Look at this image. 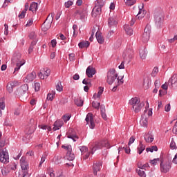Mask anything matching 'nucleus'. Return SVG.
Segmentation results:
<instances>
[{"label":"nucleus","mask_w":177,"mask_h":177,"mask_svg":"<svg viewBox=\"0 0 177 177\" xmlns=\"http://www.w3.org/2000/svg\"><path fill=\"white\" fill-rule=\"evenodd\" d=\"M12 62L14 64H16V67L15 68V71H14V74H17V71L20 70V67L26 64V60L21 58V54L19 53H16L14 54L12 59Z\"/></svg>","instance_id":"f257e3e1"},{"label":"nucleus","mask_w":177,"mask_h":177,"mask_svg":"<svg viewBox=\"0 0 177 177\" xmlns=\"http://www.w3.org/2000/svg\"><path fill=\"white\" fill-rule=\"evenodd\" d=\"M103 147H106V149H110V143L107 140H100L96 141L93 143L90 147L91 149V154H95V151L96 150H100L103 149Z\"/></svg>","instance_id":"f03ea898"},{"label":"nucleus","mask_w":177,"mask_h":177,"mask_svg":"<svg viewBox=\"0 0 177 177\" xmlns=\"http://www.w3.org/2000/svg\"><path fill=\"white\" fill-rule=\"evenodd\" d=\"M28 92V84H25L18 88L15 92V96L20 97L21 100H26L27 99V93Z\"/></svg>","instance_id":"7ed1b4c3"},{"label":"nucleus","mask_w":177,"mask_h":177,"mask_svg":"<svg viewBox=\"0 0 177 177\" xmlns=\"http://www.w3.org/2000/svg\"><path fill=\"white\" fill-rule=\"evenodd\" d=\"M129 103L131 106H132L135 113H139V111L142 110V108L145 107V102H140V99H139L138 97L131 98Z\"/></svg>","instance_id":"20e7f679"},{"label":"nucleus","mask_w":177,"mask_h":177,"mask_svg":"<svg viewBox=\"0 0 177 177\" xmlns=\"http://www.w3.org/2000/svg\"><path fill=\"white\" fill-rule=\"evenodd\" d=\"M20 161L22 170L19 172L18 177H30V174H28V162L26 160L25 157H22Z\"/></svg>","instance_id":"39448f33"},{"label":"nucleus","mask_w":177,"mask_h":177,"mask_svg":"<svg viewBox=\"0 0 177 177\" xmlns=\"http://www.w3.org/2000/svg\"><path fill=\"white\" fill-rule=\"evenodd\" d=\"M153 115V109L147 108L144 111V114L142 115L141 119L140 120V124L141 127H147L149 122V117H151Z\"/></svg>","instance_id":"423d86ee"},{"label":"nucleus","mask_w":177,"mask_h":177,"mask_svg":"<svg viewBox=\"0 0 177 177\" xmlns=\"http://www.w3.org/2000/svg\"><path fill=\"white\" fill-rule=\"evenodd\" d=\"M62 125H64V122H63V120H58L54 122L53 129L52 127L48 125H44V124L39 125V127H40L41 129H45L46 131L47 130L48 132H50V131L52 130H53V131L55 132V131H57L60 129Z\"/></svg>","instance_id":"0eeeda50"},{"label":"nucleus","mask_w":177,"mask_h":177,"mask_svg":"<svg viewBox=\"0 0 177 177\" xmlns=\"http://www.w3.org/2000/svg\"><path fill=\"white\" fill-rule=\"evenodd\" d=\"M55 17V13H51V15H49L46 21L44 22L41 26L42 31L46 32L47 30H49L52 27V23H53V17Z\"/></svg>","instance_id":"6e6552de"},{"label":"nucleus","mask_w":177,"mask_h":177,"mask_svg":"<svg viewBox=\"0 0 177 177\" xmlns=\"http://www.w3.org/2000/svg\"><path fill=\"white\" fill-rule=\"evenodd\" d=\"M155 26L158 28H160L162 26V21H164V14L161 11H156L154 13Z\"/></svg>","instance_id":"1a4fd4ad"},{"label":"nucleus","mask_w":177,"mask_h":177,"mask_svg":"<svg viewBox=\"0 0 177 177\" xmlns=\"http://www.w3.org/2000/svg\"><path fill=\"white\" fill-rule=\"evenodd\" d=\"M117 77H118V75L117 74V73H115V69H110L107 73L106 82L109 85H111L114 83V81L117 80Z\"/></svg>","instance_id":"9d476101"},{"label":"nucleus","mask_w":177,"mask_h":177,"mask_svg":"<svg viewBox=\"0 0 177 177\" xmlns=\"http://www.w3.org/2000/svg\"><path fill=\"white\" fill-rule=\"evenodd\" d=\"M104 5V4L102 2L101 0L95 1V6L93 8L92 11L93 17H96V16L102 13V8H103Z\"/></svg>","instance_id":"9b49d317"},{"label":"nucleus","mask_w":177,"mask_h":177,"mask_svg":"<svg viewBox=\"0 0 177 177\" xmlns=\"http://www.w3.org/2000/svg\"><path fill=\"white\" fill-rule=\"evenodd\" d=\"M160 172L163 174H167L169 171V169L171 168V160L164 161L163 160H160Z\"/></svg>","instance_id":"f8f14e48"},{"label":"nucleus","mask_w":177,"mask_h":177,"mask_svg":"<svg viewBox=\"0 0 177 177\" xmlns=\"http://www.w3.org/2000/svg\"><path fill=\"white\" fill-rule=\"evenodd\" d=\"M150 32H151V26H150V25H147L141 37V40L144 43L147 42L149 39H150Z\"/></svg>","instance_id":"ddd939ff"},{"label":"nucleus","mask_w":177,"mask_h":177,"mask_svg":"<svg viewBox=\"0 0 177 177\" xmlns=\"http://www.w3.org/2000/svg\"><path fill=\"white\" fill-rule=\"evenodd\" d=\"M123 57L124 61L128 62V63L131 62V59L133 57V50H132V48L129 47L124 50Z\"/></svg>","instance_id":"4468645a"},{"label":"nucleus","mask_w":177,"mask_h":177,"mask_svg":"<svg viewBox=\"0 0 177 177\" xmlns=\"http://www.w3.org/2000/svg\"><path fill=\"white\" fill-rule=\"evenodd\" d=\"M85 121L87 124H90L91 129L95 128V120H93V115L92 113H89L87 114Z\"/></svg>","instance_id":"2eb2a0df"},{"label":"nucleus","mask_w":177,"mask_h":177,"mask_svg":"<svg viewBox=\"0 0 177 177\" xmlns=\"http://www.w3.org/2000/svg\"><path fill=\"white\" fill-rule=\"evenodd\" d=\"M49 75H50V69L48 68L41 69V72L38 73V77H39L41 80H45V78H48Z\"/></svg>","instance_id":"dca6fc26"},{"label":"nucleus","mask_w":177,"mask_h":177,"mask_svg":"<svg viewBox=\"0 0 177 177\" xmlns=\"http://www.w3.org/2000/svg\"><path fill=\"white\" fill-rule=\"evenodd\" d=\"M0 161L3 164H8L9 162V153L6 150L0 152Z\"/></svg>","instance_id":"f3484780"},{"label":"nucleus","mask_w":177,"mask_h":177,"mask_svg":"<svg viewBox=\"0 0 177 177\" xmlns=\"http://www.w3.org/2000/svg\"><path fill=\"white\" fill-rule=\"evenodd\" d=\"M117 24H118L117 17L113 16V17H110L108 19V26L109 27H110V28H113V27H117Z\"/></svg>","instance_id":"a211bd4d"},{"label":"nucleus","mask_w":177,"mask_h":177,"mask_svg":"<svg viewBox=\"0 0 177 177\" xmlns=\"http://www.w3.org/2000/svg\"><path fill=\"white\" fill-rule=\"evenodd\" d=\"M96 74V70L92 66H88L86 70V75L88 78H92Z\"/></svg>","instance_id":"6ab92c4d"},{"label":"nucleus","mask_w":177,"mask_h":177,"mask_svg":"<svg viewBox=\"0 0 177 177\" xmlns=\"http://www.w3.org/2000/svg\"><path fill=\"white\" fill-rule=\"evenodd\" d=\"M169 86L171 88H177V74H174L169 80Z\"/></svg>","instance_id":"aec40b11"},{"label":"nucleus","mask_w":177,"mask_h":177,"mask_svg":"<svg viewBox=\"0 0 177 177\" xmlns=\"http://www.w3.org/2000/svg\"><path fill=\"white\" fill-rule=\"evenodd\" d=\"M37 77V73L34 71L27 75V76L24 79V82L29 83L32 82L35 77Z\"/></svg>","instance_id":"412c9836"},{"label":"nucleus","mask_w":177,"mask_h":177,"mask_svg":"<svg viewBox=\"0 0 177 177\" xmlns=\"http://www.w3.org/2000/svg\"><path fill=\"white\" fill-rule=\"evenodd\" d=\"M102 168V162H96L93 165V171L94 175H97V172L100 171V169Z\"/></svg>","instance_id":"4be33fe9"},{"label":"nucleus","mask_w":177,"mask_h":177,"mask_svg":"<svg viewBox=\"0 0 177 177\" xmlns=\"http://www.w3.org/2000/svg\"><path fill=\"white\" fill-rule=\"evenodd\" d=\"M86 8L84 9H80L75 12V15H79L80 17V20H84L85 16H86Z\"/></svg>","instance_id":"5701e85b"},{"label":"nucleus","mask_w":177,"mask_h":177,"mask_svg":"<svg viewBox=\"0 0 177 177\" xmlns=\"http://www.w3.org/2000/svg\"><path fill=\"white\" fill-rule=\"evenodd\" d=\"M17 82H10L7 84V91L9 92V93H12L13 92V88L16 86Z\"/></svg>","instance_id":"b1692460"},{"label":"nucleus","mask_w":177,"mask_h":177,"mask_svg":"<svg viewBox=\"0 0 177 177\" xmlns=\"http://www.w3.org/2000/svg\"><path fill=\"white\" fill-rule=\"evenodd\" d=\"M29 10L33 13L37 12V10H38V3L32 2L30 6Z\"/></svg>","instance_id":"393cba45"},{"label":"nucleus","mask_w":177,"mask_h":177,"mask_svg":"<svg viewBox=\"0 0 177 177\" xmlns=\"http://www.w3.org/2000/svg\"><path fill=\"white\" fill-rule=\"evenodd\" d=\"M95 37L97 39V41L99 44H104V38L102 36V33H100L99 32H97L95 34Z\"/></svg>","instance_id":"a878e982"},{"label":"nucleus","mask_w":177,"mask_h":177,"mask_svg":"<svg viewBox=\"0 0 177 177\" xmlns=\"http://www.w3.org/2000/svg\"><path fill=\"white\" fill-rule=\"evenodd\" d=\"M104 88L103 87H99V91L97 94L95 93L93 96V99H100V96H102L103 93Z\"/></svg>","instance_id":"bb28decb"},{"label":"nucleus","mask_w":177,"mask_h":177,"mask_svg":"<svg viewBox=\"0 0 177 177\" xmlns=\"http://www.w3.org/2000/svg\"><path fill=\"white\" fill-rule=\"evenodd\" d=\"M124 28L127 35H132L133 34V29L129 25H124Z\"/></svg>","instance_id":"cd10ccee"},{"label":"nucleus","mask_w":177,"mask_h":177,"mask_svg":"<svg viewBox=\"0 0 177 177\" xmlns=\"http://www.w3.org/2000/svg\"><path fill=\"white\" fill-rule=\"evenodd\" d=\"M146 149V145H143L142 142H140L139 146L137 148L138 154H141Z\"/></svg>","instance_id":"c85d7f7f"},{"label":"nucleus","mask_w":177,"mask_h":177,"mask_svg":"<svg viewBox=\"0 0 177 177\" xmlns=\"http://www.w3.org/2000/svg\"><path fill=\"white\" fill-rule=\"evenodd\" d=\"M146 56H147V50L146 48L141 49L140 50V57L142 60H145L146 59Z\"/></svg>","instance_id":"c756f323"},{"label":"nucleus","mask_w":177,"mask_h":177,"mask_svg":"<svg viewBox=\"0 0 177 177\" xmlns=\"http://www.w3.org/2000/svg\"><path fill=\"white\" fill-rule=\"evenodd\" d=\"M66 157L68 161H73V160L75 158V156L71 151H67Z\"/></svg>","instance_id":"7c9ffc66"},{"label":"nucleus","mask_w":177,"mask_h":177,"mask_svg":"<svg viewBox=\"0 0 177 177\" xmlns=\"http://www.w3.org/2000/svg\"><path fill=\"white\" fill-rule=\"evenodd\" d=\"M89 45H90L89 41H83L79 43L78 46H79V48H80V49H82L83 48H88V46H89Z\"/></svg>","instance_id":"2f4dec72"},{"label":"nucleus","mask_w":177,"mask_h":177,"mask_svg":"<svg viewBox=\"0 0 177 177\" xmlns=\"http://www.w3.org/2000/svg\"><path fill=\"white\" fill-rule=\"evenodd\" d=\"M75 104L78 107H82L84 106V100H82L81 98H76L75 99Z\"/></svg>","instance_id":"473e14b6"},{"label":"nucleus","mask_w":177,"mask_h":177,"mask_svg":"<svg viewBox=\"0 0 177 177\" xmlns=\"http://www.w3.org/2000/svg\"><path fill=\"white\" fill-rule=\"evenodd\" d=\"M1 174L3 176H7L8 174L10 172V170L9 169V167L7 166L6 167H1Z\"/></svg>","instance_id":"72a5a7b5"},{"label":"nucleus","mask_w":177,"mask_h":177,"mask_svg":"<svg viewBox=\"0 0 177 177\" xmlns=\"http://www.w3.org/2000/svg\"><path fill=\"white\" fill-rule=\"evenodd\" d=\"M2 138V133H0V153H2V151H5V150H3V147L5 146V141L2 140V139H1Z\"/></svg>","instance_id":"f704fd0d"},{"label":"nucleus","mask_w":177,"mask_h":177,"mask_svg":"<svg viewBox=\"0 0 177 177\" xmlns=\"http://www.w3.org/2000/svg\"><path fill=\"white\" fill-rule=\"evenodd\" d=\"M35 45H37V39L33 40L31 42V44H30V46L29 47V49H28V53H31L32 52V50H34V46H35Z\"/></svg>","instance_id":"c9c22d12"},{"label":"nucleus","mask_w":177,"mask_h":177,"mask_svg":"<svg viewBox=\"0 0 177 177\" xmlns=\"http://www.w3.org/2000/svg\"><path fill=\"white\" fill-rule=\"evenodd\" d=\"M54 162L56 165H59V164H62V156H55L54 158Z\"/></svg>","instance_id":"e433bc0d"},{"label":"nucleus","mask_w":177,"mask_h":177,"mask_svg":"<svg viewBox=\"0 0 177 177\" xmlns=\"http://www.w3.org/2000/svg\"><path fill=\"white\" fill-rule=\"evenodd\" d=\"M149 162L151 163V165H153V167H156V165H157L158 162H160V158L150 160Z\"/></svg>","instance_id":"4c0bfd02"},{"label":"nucleus","mask_w":177,"mask_h":177,"mask_svg":"<svg viewBox=\"0 0 177 177\" xmlns=\"http://www.w3.org/2000/svg\"><path fill=\"white\" fill-rule=\"evenodd\" d=\"M124 2L127 6H132L136 3V0H124Z\"/></svg>","instance_id":"58836bf2"},{"label":"nucleus","mask_w":177,"mask_h":177,"mask_svg":"<svg viewBox=\"0 0 177 177\" xmlns=\"http://www.w3.org/2000/svg\"><path fill=\"white\" fill-rule=\"evenodd\" d=\"M170 149L171 150H176L177 147H176V143H175V140H174V138H171V141L170 143Z\"/></svg>","instance_id":"ea45409f"},{"label":"nucleus","mask_w":177,"mask_h":177,"mask_svg":"<svg viewBox=\"0 0 177 177\" xmlns=\"http://www.w3.org/2000/svg\"><path fill=\"white\" fill-rule=\"evenodd\" d=\"M138 168H140V169H145V168H150L149 163H145L144 165H142V163H138Z\"/></svg>","instance_id":"a19ab883"},{"label":"nucleus","mask_w":177,"mask_h":177,"mask_svg":"<svg viewBox=\"0 0 177 177\" xmlns=\"http://www.w3.org/2000/svg\"><path fill=\"white\" fill-rule=\"evenodd\" d=\"M55 88L58 92H62L63 91V86L62 85V82H58L55 86Z\"/></svg>","instance_id":"79ce46f5"},{"label":"nucleus","mask_w":177,"mask_h":177,"mask_svg":"<svg viewBox=\"0 0 177 177\" xmlns=\"http://www.w3.org/2000/svg\"><path fill=\"white\" fill-rule=\"evenodd\" d=\"M158 148L157 146H152L151 148H147L146 151L149 152L150 151L151 153H153V151H158Z\"/></svg>","instance_id":"37998d69"},{"label":"nucleus","mask_w":177,"mask_h":177,"mask_svg":"<svg viewBox=\"0 0 177 177\" xmlns=\"http://www.w3.org/2000/svg\"><path fill=\"white\" fill-rule=\"evenodd\" d=\"M55 95H56V93L55 91H52L51 93H48L47 95V100H50V102H52V100H53Z\"/></svg>","instance_id":"c03bdc74"},{"label":"nucleus","mask_w":177,"mask_h":177,"mask_svg":"<svg viewBox=\"0 0 177 177\" xmlns=\"http://www.w3.org/2000/svg\"><path fill=\"white\" fill-rule=\"evenodd\" d=\"M67 138H68V139H72L73 142H77L78 139V137L77 136V135H75V134H68L67 136Z\"/></svg>","instance_id":"a18cd8bd"},{"label":"nucleus","mask_w":177,"mask_h":177,"mask_svg":"<svg viewBox=\"0 0 177 177\" xmlns=\"http://www.w3.org/2000/svg\"><path fill=\"white\" fill-rule=\"evenodd\" d=\"M143 6L144 5L142 4V8H139V12L138 13V15H142V17H145V16H146V11L143 10Z\"/></svg>","instance_id":"49530a36"},{"label":"nucleus","mask_w":177,"mask_h":177,"mask_svg":"<svg viewBox=\"0 0 177 177\" xmlns=\"http://www.w3.org/2000/svg\"><path fill=\"white\" fill-rule=\"evenodd\" d=\"M8 169H12V171H16V168L17 167V165H16V163H11L8 166Z\"/></svg>","instance_id":"de8ad7c7"},{"label":"nucleus","mask_w":177,"mask_h":177,"mask_svg":"<svg viewBox=\"0 0 177 177\" xmlns=\"http://www.w3.org/2000/svg\"><path fill=\"white\" fill-rule=\"evenodd\" d=\"M136 172L140 177H146V173H145V171L137 169Z\"/></svg>","instance_id":"09e8293b"},{"label":"nucleus","mask_w":177,"mask_h":177,"mask_svg":"<svg viewBox=\"0 0 177 177\" xmlns=\"http://www.w3.org/2000/svg\"><path fill=\"white\" fill-rule=\"evenodd\" d=\"M92 106L94 107V109L99 110V108L100 107V102H96L93 101L92 102Z\"/></svg>","instance_id":"8fccbe9b"},{"label":"nucleus","mask_w":177,"mask_h":177,"mask_svg":"<svg viewBox=\"0 0 177 177\" xmlns=\"http://www.w3.org/2000/svg\"><path fill=\"white\" fill-rule=\"evenodd\" d=\"M82 84L86 86H91L92 84L91 83V80L89 79H84L82 81Z\"/></svg>","instance_id":"3c124183"},{"label":"nucleus","mask_w":177,"mask_h":177,"mask_svg":"<svg viewBox=\"0 0 177 177\" xmlns=\"http://www.w3.org/2000/svg\"><path fill=\"white\" fill-rule=\"evenodd\" d=\"M80 150L82 154H84V153H86L88 151V149L85 146H82V147H80Z\"/></svg>","instance_id":"603ef678"},{"label":"nucleus","mask_w":177,"mask_h":177,"mask_svg":"<svg viewBox=\"0 0 177 177\" xmlns=\"http://www.w3.org/2000/svg\"><path fill=\"white\" fill-rule=\"evenodd\" d=\"M62 149H64L67 151H73V149L71 148V145H62Z\"/></svg>","instance_id":"864d4df0"},{"label":"nucleus","mask_w":177,"mask_h":177,"mask_svg":"<svg viewBox=\"0 0 177 177\" xmlns=\"http://www.w3.org/2000/svg\"><path fill=\"white\" fill-rule=\"evenodd\" d=\"M145 140L147 143H151L153 140H154V137L153 136H151L150 137H148L147 138L145 137Z\"/></svg>","instance_id":"5fc2aeb1"},{"label":"nucleus","mask_w":177,"mask_h":177,"mask_svg":"<svg viewBox=\"0 0 177 177\" xmlns=\"http://www.w3.org/2000/svg\"><path fill=\"white\" fill-rule=\"evenodd\" d=\"M158 73V68H157V67L153 68L152 73H151V75L153 77H156V75H157Z\"/></svg>","instance_id":"6e6d98bb"},{"label":"nucleus","mask_w":177,"mask_h":177,"mask_svg":"<svg viewBox=\"0 0 177 177\" xmlns=\"http://www.w3.org/2000/svg\"><path fill=\"white\" fill-rule=\"evenodd\" d=\"M26 12L27 11L26 10H22V12L19 15L18 17H19V19H24Z\"/></svg>","instance_id":"4d7b16f0"},{"label":"nucleus","mask_w":177,"mask_h":177,"mask_svg":"<svg viewBox=\"0 0 177 177\" xmlns=\"http://www.w3.org/2000/svg\"><path fill=\"white\" fill-rule=\"evenodd\" d=\"M33 23H34V20L32 19H30L27 21V24H26V27H30V26H32Z\"/></svg>","instance_id":"13d9d810"},{"label":"nucleus","mask_w":177,"mask_h":177,"mask_svg":"<svg viewBox=\"0 0 177 177\" xmlns=\"http://www.w3.org/2000/svg\"><path fill=\"white\" fill-rule=\"evenodd\" d=\"M69 60L70 62H74V60H75V54L74 53L69 54Z\"/></svg>","instance_id":"bf43d9fd"},{"label":"nucleus","mask_w":177,"mask_h":177,"mask_svg":"<svg viewBox=\"0 0 177 177\" xmlns=\"http://www.w3.org/2000/svg\"><path fill=\"white\" fill-rule=\"evenodd\" d=\"M41 89V84L38 82L35 83V90L38 92Z\"/></svg>","instance_id":"052dcab7"},{"label":"nucleus","mask_w":177,"mask_h":177,"mask_svg":"<svg viewBox=\"0 0 177 177\" xmlns=\"http://www.w3.org/2000/svg\"><path fill=\"white\" fill-rule=\"evenodd\" d=\"M70 118H71V115H63L62 116V120L65 122H67V121H68L70 120Z\"/></svg>","instance_id":"680f3d73"},{"label":"nucleus","mask_w":177,"mask_h":177,"mask_svg":"<svg viewBox=\"0 0 177 177\" xmlns=\"http://www.w3.org/2000/svg\"><path fill=\"white\" fill-rule=\"evenodd\" d=\"M161 85V82L160 81V79H158L155 81V87L156 88H160V86Z\"/></svg>","instance_id":"e2e57ef3"},{"label":"nucleus","mask_w":177,"mask_h":177,"mask_svg":"<svg viewBox=\"0 0 177 177\" xmlns=\"http://www.w3.org/2000/svg\"><path fill=\"white\" fill-rule=\"evenodd\" d=\"M29 38L30 39H35L37 38V35L35 32H32L29 35Z\"/></svg>","instance_id":"0e129e2a"},{"label":"nucleus","mask_w":177,"mask_h":177,"mask_svg":"<svg viewBox=\"0 0 177 177\" xmlns=\"http://www.w3.org/2000/svg\"><path fill=\"white\" fill-rule=\"evenodd\" d=\"M73 1H68L67 2L65 3V7L68 8H70L71 6H72L73 5Z\"/></svg>","instance_id":"69168bd1"},{"label":"nucleus","mask_w":177,"mask_h":177,"mask_svg":"<svg viewBox=\"0 0 177 177\" xmlns=\"http://www.w3.org/2000/svg\"><path fill=\"white\" fill-rule=\"evenodd\" d=\"M135 136H131L129 140V142H128V145L129 146H131V145H132V143H133V142H135Z\"/></svg>","instance_id":"338daca9"},{"label":"nucleus","mask_w":177,"mask_h":177,"mask_svg":"<svg viewBox=\"0 0 177 177\" xmlns=\"http://www.w3.org/2000/svg\"><path fill=\"white\" fill-rule=\"evenodd\" d=\"M165 95H167V91L166 90H160L159 91V96H165Z\"/></svg>","instance_id":"774afa93"}]
</instances>
